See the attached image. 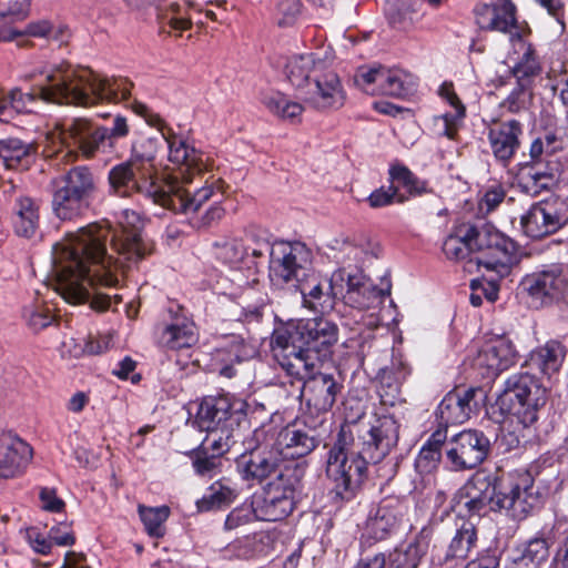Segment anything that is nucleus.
<instances>
[{
  "label": "nucleus",
  "mask_w": 568,
  "mask_h": 568,
  "mask_svg": "<svg viewBox=\"0 0 568 568\" xmlns=\"http://www.w3.org/2000/svg\"><path fill=\"white\" fill-rule=\"evenodd\" d=\"M509 493L503 494V497H540L538 491H534V477L529 471H518L508 478Z\"/></svg>",
  "instance_id": "nucleus-57"
},
{
  "label": "nucleus",
  "mask_w": 568,
  "mask_h": 568,
  "mask_svg": "<svg viewBox=\"0 0 568 568\" xmlns=\"http://www.w3.org/2000/svg\"><path fill=\"white\" fill-rule=\"evenodd\" d=\"M300 0H278L275 17L280 27L292 26L301 13Z\"/></svg>",
  "instance_id": "nucleus-63"
},
{
  "label": "nucleus",
  "mask_w": 568,
  "mask_h": 568,
  "mask_svg": "<svg viewBox=\"0 0 568 568\" xmlns=\"http://www.w3.org/2000/svg\"><path fill=\"white\" fill-rule=\"evenodd\" d=\"M518 353L513 342L506 337H497L487 342L478 352L475 365L483 369V377L494 379L504 371L516 364Z\"/></svg>",
  "instance_id": "nucleus-25"
},
{
  "label": "nucleus",
  "mask_w": 568,
  "mask_h": 568,
  "mask_svg": "<svg viewBox=\"0 0 568 568\" xmlns=\"http://www.w3.org/2000/svg\"><path fill=\"white\" fill-rule=\"evenodd\" d=\"M382 80V88L379 94L389 95L394 98L404 99L415 93L418 87V79L402 69H387L385 68L384 78Z\"/></svg>",
  "instance_id": "nucleus-39"
},
{
  "label": "nucleus",
  "mask_w": 568,
  "mask_h": 568,
  "mask_svg": "<svg viewBox=\"0 0 568 568\" xmlns=\"http://www.w3.org/2000/svg\"><path fill=\"white\" fill-rule=\"evenodd\" d=\"M496 488L488 476L475 475L459 490L458 497H495Z\"/></svg>",
  "instance_id": "nucleus-58"
},
{
  "label": "nucleus",
  "mask_w": 568,
  "mask_h": 568,
  "mask_svg": "<svg viewBox=\"0 0 568 568\" xmlns=\"http://www.w3.org/2000/svg\"><path fill=\"white\" fill-rule=\"evenodd\" d=\"M398 427L393 416L375 415L367 426H359L357 443L352 430L339 429L326 454V475L335 485V497L359 491L367 465L382 462L397 445Z\"/></svg>",
  "instance_id": "nucleus-3"
},
{
  "label": "nucleus",
  "mask_w": 568,
  "mask_h": 568,
  "mask_svg": "<svg viewBox=\"0 0 568 568\" xmlns=\"http://www.w3.org/2000/svg\"><path fill=\"white\" fill-rule=\"evenodd\" d=\"M470 304L475 307H478L483 304V297H485L488 302L494 303L498 298L499 287L496 283L495 278L490 280H473L470 282Z\"/></svg>",
  "instance_id": "nucleus-56"
},
{
  "label": "nucleus",
  "mask_w": 568,
  "mask_h": 568,
  "mask_svg": "<svg viewBox=\"0 0 568 568\" xmlns=\"http://www.w3.org/2000/svg\"><path fill=\"white\" fill-rule=\"evenodd\" d=\"M524 125L516 119L493 120L487 126V139L495 161L507 168L521 146Z\"/></svg>",
  "instance_id": "nucleus-19"
},
{
  "label": "nucleus",
  "mask_w": 568,
  "mask_h": 568,
  "mask_svg": "<svg viewBox=\"0 0 568 568\" xmlns=\"http://www.w3.org/2000/svg\"><path fill=\"white\" fill-rule=\"evenodd\" d=\"M131 108L135 114L144 119L146 124L161 133L168 144L169 160L172 163L183 165L190 172L200 173L204 170L205 163L202 153L176 134L159 113L153 112L146 104L139 101H134Z\"/></svg>",
  "instance_id": "nucleus-13"
},
{
  "label": "nucleus",
  "mask_w": 568,
  "mask_h": 568,
  "mask_svg": "<svg viewBox=\"0 0 568 568\" xmlns=\"http://www.w3.org/2000/svg\"><path fill=\"white\" fill-rule=\"evenodd\" d=\"M547 399V388L540 381L527 372H520L505 381L496 405L503 414L514 416L524 427H529L538 420Z\"/></svg>",
  "instance_id": "nucleus-7"
},
{
  "label": "nucleus",
  "mask_w": 568,
  "mask_h": 568,
  "mask_svg": "<svg viewBox=\"0 0 568 568\" xmlns=\"http://www.w3.org/2000/svg\"><path fill=\"white\" fill-rule=\"evenodd\" d=\"M31 111L20 89H12L0 97V122L9 123L17 114Z\"/></svg>",
  "instance_id": "nucleus-51"
},
{
  "label": "nucleus",
  "mask_w": 568,
  "mask_h": 568,
  "mask_svg": "<svg viewBox=\"0 0 568 568\" xmlns=\"http://www.w3.org/2000/svg\"><path fill=\"white\" fill-rule=\"evenodd\" d=\"M214 250L216 258L231 266H237L248 258V246L240 239L215 243Z\"/></svg>",
  "instance_id": "nucleus-49"
},
{
  "label": "nucleus",
  "mask_w": 568,
  "mask_h": 568,
  "mask_svg": "<svg viewBox=\"0 0 568 568\" xmlns=\"http://www.w3.org/2000/svg\"><path fill=\"white\" fill-rule=\"evenodd\" d=\"M566 356L565 346L558 341H549L532 351L528 364L541 374L550 376L558 372Z\"/></svg>",
  "instance_id": "nucleus-38"
},
{
  "label": "nucleus",
  "mask_w": 568,
  "mask_h": 568,
  "mask_svg": "<svg viewBox=\"0 0 568 568\" xmlns=\"http://www.w3.org/2000/svg\"><path fill=\"white\" fill-rule=\"evenodd\" d=\"M398 524V518L386 508H378L368 519V528L375 538L383 539Z\"/></svg>",
  "instance_id": "nucleus-59"
},
{
  "label": "nucleus",
  "mask_w": 568,
  "mask_h": 568,
  "mask_svg": "<svg viewBox=\"0 0 568 568\" xmlns=\"http://www.w3.org/2000/svg\"><path fill=\"white\" fill-rule=\"evenodd\" d=\"M132 82L124 77H109V103L125 100L131 94Z\"/></svg>",
  "instance_id": "nucleus-64"
},
{
  "label": "nucleus",
  "mask_w": 568,
  "mask_h": 568,
  "mask_svg": "<svg viewBox=\"0 0 568 568\" xmlns=\"http://www.w3.org/2000/svg\"><path fill=\"white\" fill-rule=\"evenodd\" d=\"M277 470L276 476H271L264 484L262 494L273 497H293L301 493L304 469L297 463L280 467Z\"/></svg>",
  "instance_id": "nucleus-36"
},
{
  "label": "nucleus",
  "mask_w": 568,
  "mask_h": 568,
  "mask_svg": "<svg viewBox=\"0 0 568 568\" xmlns=\"http://www.w3.org/2000/svg\"><path fill=\"white\" fill-rule=\"evenodd\" d=\"M385 67H359L354 74V83L363 92L375 95L379 94L382 88V75L384 77Z\"/></svg>",
  "instance_id": "nucleus-52"
},
{
  "label": "nucleus",
  "mask_w": 568,
  "mask_h": 568,
  "mask_svg": "<svg viewBox=\"0 0 568 568\" xmlns=\"http://www.w3.org/2000/svg\"><path fill=\"white\" fill-rule=\"evenodd\" d=\"M270 280L274 285L298 291L304 306L318 313L334 308L343 295L344 271L331 278L313 268L312 251L302 242L282 243L271 252Z\"/></svg>",
  "instance_id": "nucleus-4"
},
{
  "label": "nucleus",
  "mask_w": 568,
  "mask_h": 568,
  "mask_svg": "<svg viewBox=\"0 0 568 568\" xmlns=\"http://www.w3.org/2000/svg\"><path fill=\"white\" fill-rule=\"evenodd\" d=\"M489 508L494 511L504 513L515 520H521L527 517L531 509L528 499H487Z\"/></svg>",
  "instance_id": "nucleus-54"
},
{
  "label": "nucleus",
  "mask_w": 568,
  "mask_h": 568,
  "mask_svg": "<svg viewBox=\"0 0 568 568\" xmlns=\"http://www.w3.org/2000/svg\"><path fill=\"white\" fill-rule=\"evenodd\" d=\"M160 148L161 141L158 138L133 142L130 159L109 172V186L119 196H129L133 191H139L153 203L174 213L186 216L196 214L215 195L213 186L205 185L191 194L179 178H159L154 161Z\"/></svg>",
  "instance_id": "nucleus-2"
},
{
  "label": "nucleus",
  "mask_w": 568,
  "mask_h": 568,
  "mask_svg": "<svg viewBox=\"0 0 568 568\" xmlns=\"http://www.w3.org/2000/svg\"><path fill=\"white\" fill-rule=\"evenodd\" d=\"M105 239L106 227L94 222L52 246L51 274L65 302L90 303L99 312L106 308Z\"/></svg>",
  "instance_id": "nucleus-1"
},
{
  "label": "nucleus",
  "mask_w": 568,
  "mask_h": 568,
  "mask_svg": "<svg viewBox=\"0 0 568 568\" xmlns=\"http://www.w3.org/2000/svg\"><path fill=\"white\" fill-rule=\"evenodd\" d=\"M273 445L274 440L267 437L265 426L243 437V452L236 458V469L248 487L258 486L262 491L264 484L280 468L281 462Z\"/></svg>",
  "instance_id": "nucleus-8"
},
{
  "label": "nucleus",
  "mask_w": 568,
  "mask_h": 568,
  "mask_svg": "<svg viewBox=\"0 0 568 568\" xmlns=\"http://www.w3.org/2000/svg\"><path fill=\"white\" fill-rule=\"evenodd\" d=\"M186 7L176 2L158 8V18L161 23L169 24L172 29L184 31L191 28L192 21L186 17Z\"/></svg>",
  "instance_id": "nucleus-53"
},
{
  "label": "nucleus",
  "mask_w": 568,
  "mask_h": 568,
  "mask_svg": "<svg viewBox=\"0 0 568 568\" xmlns=\"http://www.w3.org/2000/svg\"><path fill=\"white\" fill-rule=\"evenodd\" d=\"M477 542V532L471 523H463L452 538L440 564L444 568H456L463 565Z\"/></svg>",
  "instance_id": "nucleus-31"
},
{
  "label": "nucleus",
  "mask_w": 568,
  "mask_h": 568,
  "mask_svg": "<svg viewBox=\"0 0 568 568\" xmlns=\"http://www.w3.org/2000/svg\"><path fill=\"white\" fill-rule=\"evenodd\" d=\"M367 202L371 207L378 209L390 205L393 203L403 204L407 202V196L402 193H396V191H394L389 185L387 190L382 186L373 191L367 197Z\"/></svg>",
  "instance_id": "nucleus-62"
},
{
  "label": "nucleus",
  "mask_w": 568,
  "mask_h": 568,
  "mask_svg": "<svg viewBox=\"0 0 568 568\" xmlns=\"http://www.w3.org/2000/svg\"><path fill=\"white\" fill-rule=\"evenodd\" d=\"M106 136L104 128L93 125L87 120L74 119L68 123H57L49 138L60 143L57 155L73 156L75 150H81L85 156H91Z\"/></svg>",
  "instance_id": "nucleus-14"
},
{
  "label": "nucleus",
  "mask_w": 568,
  "mask_h": 568,
  "mask_svg": "<svg viewBox=\"0 0 568 568\" xmlns=\"http://www.w3.org/2000/svg\"><path fill=\"white\" fill-rule=\"evenodd\" d=\"M549 558V544L545 538H532L515 550L514 568H541Z\"/></svg>",
  "instance_id": "nucleus-40"
},
{
  "label": "nucleus",
  "mask_w": 568,
  "mask_h": 568,
  "mask_svg": "<svg viewBox=\"0 0 568 568\" xmlns=\"http://www.w3.org/2000/svg\"><path fill=\"white\" fill-rule=\"evenodd\" d=\"M485 399L486 394L481 387L447 393L435 413L439 428L446 429L449 425L467 422L473 415L479 413Z\"/></svg>",
  "instance_id": "nucleus-16"
},
{
  "label": "nucleus",
  "mask_w": 568,
  "mask_h": 568,
  "mask_svg": "<svg viewBox=\"0 0 568 568\" xmlns=\"http://www.w3.org/2000/svg\"><path fill=\"white\" fill-rule=\"evenodd\" d=\"M469 226L458 229L457 234L449 235L443 243V252L449 260L463 261L474 252Z\"/></svg>",
  "instance_id": "nucleus-46"
},
{
  "label": "nucleus",
  "mask_w": 568,
  "mask_h": 568,
  "mask_svg": "<svg viewBox=\"0 0 568 568\" xmlns=\"http://www.w3.org/2000/svg\"><path fill=\"white\" fill-rule=\"evenodd\" d=\"M447 429L438 428L420 448L415 467L418 474L430 473L435 469L442 458V446L446 443Z\"/></svg>",
  "instance_id": "nucleus-42"
},
{
  "label": "nucleus",
  "mask_w": 568,
  "mask_h": 568,
  "mask_svg": "<svg viewBox=\"0 0 568 568\" xmlns=\"http://www.w3.org/2000/svg\"><path fill=\"white\" fill-rule=\"evenodd\" d=\"M290 83L296 89L304 90L318 70L313 54L294 55L287 59L284 69Z\"/></svg>",
  "instance_id": "nucleus-41"
},
{
  "label": "nucleus",
  "mask_w": 568,
  "mask_h": 568,
  "mask_svg": "<svg viewBox=\"0 0 568 568\" xmlns=\"http://www.w3.org/2000/svg\"><path fill=\"white\" fill-rule=\"evenodd\" d=\"M32 152L31 143H26L16 138L0 140V159L8 169H16Z\"/></svg>",
  "instance_id": "nucleus-48"
},
{
  "label": "nucleus",
  "mask_w": 568,
  "mask_h": 568,
  "mask_svg": "<svg viewBox=\"0 0 568 568\" xmlns=\"http://www.w3.org/2000/svg\"><path fill=\"white\" fill-rule=\"evenodd\" d=\"M12 224L18 236L33 237L40 224L39 202L30 196L17 197L13 206Z\"/></svg>",
  "instance_id": "nucleus-33"
},
{
  "label": "nucleus",
  "mask_w": 568,
  "mask_h": 568,
  "mask_svg": "<svg viewBox=\"0 0 568 568\" xmlns=\"http://www.w3.org/2000/svg\"><path fill=\"white\" fill-rule=\"evenodd\" d=\"M23 317L33 331L48 327L54 320L52 310L44 304H33L23 311Z\"/></svg>",
  "instance_id": "nucleus-60"
},
{
  "label": "nucleus",
  "mask_w": 568,
  "mask_h": 568,
  "mask_svg": "<svg viewBox=\"0 0 568 568\" xmlns=\"http://www.w3.org/2000/svg\"><path fill=\"white\" fill-rule=\"evenodd\" d=\"M388 182L396 193L405 194L407 201L412 197L433 192L428 181L419 179L409 168L399 162L390 164L388 169Z\"/></svg>",
  "instance_id": "nucleus-32"
},
{
  "label": "nucleus",
  "mask_w": 568,
  "mask_h": 568,
  "mask_svg": "<svg viewBox=\"0 0 568 568\" xmlns=\"http://www.w3.org/2000/svg\"><path fill=\"white\" fill-rule=\"evenodd\" d=\"M170 318L154 328L155 344L164 351L191 348L199 342L195 323L179 306L169 311Z\"/></svg>",
  "instance_id": "nucleus-17"
},
{
  "label": "nucleus",
  "mask_w": 568,
  "mask_h": 568,
  "mask_svg": "<svg viewBox=\"0 0 568 568\" xmlns=\"http://www.w3.org/2000/svg\"><path fill=\"white\" fill-rule=\"evenodd\" d=\"M32 448L24 440L12 434H4L0 439V477L11 478L29 464Z\"/></svg>",
  "instance_id": "nucleus-28"
},
{
  "label": "nucleus",
  "mask_w": 568,
  "mask_h": 568,
  "mask_svg": "<svg viewBox=\"0 0 568 568\" xmlns=\"http://www.w3.org/2000/svg\"><path fill=\"white\" fill-rule=\"evenodd\" d=\"M513 42L515 52L518 53L517 61L510 69L516 81L534 84L535 79L542 73V64L535 47L518 36Z\"/></svg>",
  "instance_id": "nucleus-30"
},
{
  "label": "nucleus",
  "mask_w": 568,
  "mask_h": 568,
  "mask_svg": "<svg viewBox=\"0 0 568 568\" xmlns=\"http://www.w3.org/2000/svg\"><path fill=\"white\" fill-rule=\"evenodd\" d=\"M52 209L62 221H72L87 209V197L94 190L93 175L88 168L77 166L53 181Z\"/></svg>",
  "instance_id": "nucleus-11"
},
{
  "label": "nucleus",
  "mask_w": 568,
  "mask_h": 568,
  "mask_svg": "<svg viewBox=\"0 0 568 568\" xmlns=\"http://www.w3.org/2000/svg\"><path fill=\"white\" fill-rule=\"evenodd\" d=\"M322 363L303 364L297 362L281 367L287 376L303 382L302 396L305 397L308 406H313L318 412H327L335 404L337 396L343 389L341 377L333 373L321 371Z\"/></svg>",
  "instance_id": "nucleus-10"
},
{
  "label": "nucleus",
  "mask_w": 568,
  "mask_h": 568,
  "mask_svg": "<svg viewBox=\"0 0 568 568\" xmlns=\"http://www.w3.org/2000/svg\"><path fill=\"white\" fill-rule=\"evenodd\" d=\"M303 93L305 103L320 111L337 110L346 99L341 80L334 72L315 74Z\"/></svg>",
  "instance_id": "nucleus-24"
},
{
  "label": "nucleus",
  "mask_w": 568,
  "mask_h": 568,
  "mask_svg": "<svg viewBox=\"0 0 568 568\" xmlns=\"http://www.w3.org/2000/svg\"><path fill=\"white\" fill-rule=\"evenodd\" d=\"M476 23L481 30L508 33L514 41L520 32L516 21V7L510 0H493L474 8Z\"/></svg>",
  "instance_id": "nucleus-21"
},
{
  "label": "nucleus",
  "mask_w": 568,
  "mask_h": 568,
  "mask_svg": "<svg viewBox=\"0 0 568 568\" xmlns=\"http://www.w3.org/2000/svg\"><path fill=\"white\" fill-rule=\"evenodd\" d=\"M264 103L271 112L282 119L294 120L303 111V106L300 103L290 101L280 93L266 97Z\"/></svg>",
  "instance_id": "nucleus-55"
},
{
  "label": "nucleus",
  "mask_w": 568,
  "mask_h": 568,
  "mask_svg": "<svg viewBox=\"0 0 568 568\" xmlns=\"http://www.w3.org/2000/svg\"><path fill=\"white\" fill-rule=\"evenodd\" d=\"M337 324L324 316L290 320L276 327L271 338V351L280 366L323 363L333 354L338 342Z\"/></svg>",
  "instance_id": "nucleus-5"
},
{
  "label": "nucleus",
  "mask_w": 568,
  "mask_h": 568,
  "mask_svg": "<svg viewBox=\"0 0 568 568\" xmlns=\"http://www.w3.org/2000/svg\"><path fill=\"white\" fill-rule=\"evenodd\" d=\"M187 456L192 460V466L196 475L201 477L213 478L221 473L222 460L221 458L206 453L197 447L191 449Z\"/></svg>",
  "instance_id": "nucleus-50"
},
{
  "label": "nucleus",
  "mask_w": 568,
  "mask_h": 568,
  "mask_svg": "<svg viewBox=\"0 0 568 568\" xmlns=\"http://www.w3.org/2000/svg\"><path fill=\"white\" fill-rule=\"evenodd\" d=\"M143 221L139 213L124 209L114 213L113 225L109 222V233H112L109 244L118 254H109V268L112 264L123 266L124 262H138L150 253V248L141 237ZM113 278L109 271V287L113 285Z\"/></svg>",
  "instance_id": "nucleus-9"
},
{
  "label": "nucleus",
  "mask_w": 568,
  "mask_h": 568,
  "mask_svg": "<svg viewBox=\"0 0 568 568\" xmlns=\"http://www.w3.org/2000/svg\"><path fill=\"white\" fill-rule=\"evenodd\" d=\"M566 287V278L560 265L526 275L520 282V288L527 293L536 306L546 305L558 298Z\"/></svg>",
  "instance_id": "nucleus-23"
},
{
  "label": "nucleus",
  "mask_w": 568,
  "mask_h": 568,
  "mask_svg": "<svg viewBox=\"0 0 568 568\" xmlns=\"http://www.w3.org/2000/svg\"><path fill=\"white\" fill-rule=\"evenodd\" d=\"M491 448L490 439L478 429H465L446 444V457L454 470L479 466Z\"/></svg>",
  "instance_id": "nucleus-15"
},
{
  "label": "nucleus",
  "mask_w": 568,
  "mask_h": 568,
  "mask_svg": "<svg viewBox=\"0 0 568 568\" xmlns=\"http://www.w3.org/2000/svg\"><path fill=\"white\" fill-rule=\"evenodd\" d=\"M344 281H346V288L343 286L341 300L358 310L375 308L390 294L389 281L378 287L362 272L348 273Z\"/></svg>",
  "instance_id": "nucleus-22"
},
{
  "label": "nucleus",
  "mask_w": 568,
  "mask_h": 568,
  "mask_svg": "<svg viewBox=\"0 0 568 568\" xmlns=\"http://www.w3.org/2000/svg\"><path fill=\"white\" fill-rule=\"evenodd\" d=\"M103 99V83L87 68L58 67L47 75L45 84L24 93L28 106L37 100L70 105H93Z\"/></svg>",
  "instance_id": "nucleus-6"
},
{
  "label": "nucleus",
  "mask_w": 568,
  "mask_h": 568,
  "mask_svg": "<svg viewBox=\"0 0 568 568\" xmlns=\"http://www.w3.org/2000/svg\"><path fill=\"white\" fill-rule=\"evenodd\" d=\"M520 190L531 196L550 191L558 183V170L554 162H520L516 169Z\"/></svg>",
  "instance_id": "nucleus-26"
},
{
  "label": "nucleus",
  "mask_w": 568,
  "mask_h": 568,
  "mask_svg": "<svg viewBox=\"0 0 568 568\" xmlns=\"http://www.w3.org/2000/svg\"><path fill=\"white\" fill-rule=\"evenodd\" d=\"M251 355V348L242 339L234 337L213 353L214 369L221 376L232 378L237 373L235 366L250 358Z\"/></svg>",
  "instance_id": "nucleus-34"
},
{
  "label": "nucleus",
  "mask_w": 568,
  "mask_h": 568,
  "mask_svg": "<svg viewBox=\"0 0 568 568\" xmlns=\"http://www.w3.org/2000/svg\"><path fill=\"white\" fill-rule=\"evenodd\" d=\"M567 221L564 203L557 197H550L532 204L521 216L520 224L527 236L541 239L556 233Z\"/></svg>",
  "instance_id": "nucleus-18"
},
{
  "label": "nucleus",
  "mask_w": 568,
  "mask_h": 568,
  "mask_svg": "<svg viewBox=\"0 0 568 568\" xmlns=\"http://www.w3.org/2000/svg\"><path fill=\"white\" fill-rule=\"evenodd\" d=\"M534 84L516 81V85L500 102V109L511 114H519L529 109L534 100Z\"/></svg>",
  "instance_id": "nucleus-45"
},
{
  "label": "nucleus",
  "mask_w": 568,
  "mask_h": 568,
  "mask_svg": "<svg viewBox=\"0 0 568 568\" xmlns=\"http://www.w3.org/2000/svg\"><path fill=\"white\" fill-rule=\"evenodd\" d=\"M439 95L454 109L453 112H447L440 116L444 126L442 133L448 139H454L459 123L466 115V108L455 93L453 83H443L439 88Z\"/></svg>",
  "instance_id": "nucleus-44"
},
{
  "label": "nucleus",
  "mask_w": 568,
  "mask_h": 568,
  "mask_svg": "<svg viewBox=\"0 0 568 568\" xmlns=\"http://www.w3.org/2000/svg\"><path fill=\"white\" fill-rule=\"evenodd\" d=\"M266 430L267 437L274 440L273 448L281 463L286 459L305 457L318 445L314 430L305 427L286 426L280 432L268 427Z\"/></svg>",
  "instance_id": "nucleus-20"
},
{
  "label": "nucleus",
  "mask_w": 568,
  "mask_h": 568,
  "mask_svg": "<svg viewBox=\"0 0 568 568\" xmlns=\"http://www.w3.org/2000/svg\"><path fill=\"white\" fill-rule=\"evenodd\" d=\"M288 499H252L251 509H235L226 518L225 525L233 528L242 520H250L254 516L258 520L276 521L286 516V510H278L277 507Z\"/></svg>",
  "instance_id": "nucleus-35"
},
{
  "label": "nucleus",
  "mask_w": 568,
  "mask_h": 568,
  "mask_svg": "<svg viewBox=\"0 0 568 568\" xmlns=\"http://www.w3.org/2000/svg\"><path fill=\"white\" fill-rule=\"evenodd\" d=\"M206 436L203 438L197 448L221 458L227 453L237 442H242L243 432L234 429H217L204 430Z\"/></svg>",
  "instance_id": "nucleus-43"
},
{
  "label": "nucleus",
  "mask_w": 568,
  "mask_h": 568,
  "mask_svg": "<svg viewBox=\"0 0 568 568\" xmlns=\"http://www.w3.org/2000/svg\"><path fill=\"white\" fill-rule=\"evenodd\" d=\"M516 243L503 233L493 235V247L488 251L490 257H470L469 265L476 264L478 268L496 272L498 277L506 276L510 271L516 253Z\"/></svg>",
  "instance_id": "nucleus-29"
},
{
  "label": "nucleus",
  "mask_w": 568,
  "mask_h": 568,
  "mask_svg": "<svg viewBox=\"0 0 568 568\" xmlns=\"http://www.w3.org/2000/svg\"><path fill=\"white\" fill-rule=\"evenodd\" d=\"M412 374V367L402 354H393L389 365L377 374L378 394L384 405L394 406L400 399L402 386Z\"/></svg>",
  "instance_id": "nucleus-27"
},
{
  "label": "nucleus",
  "mask_w": 568,
  "mask_h": 568,
  "mask_svg": "<svg viewBox=\"0 0 568 568\" xmlns=\"http://www.w3.org/2000/svg\"><path fill=\"white\" fill-rule=\"evenodd\" d=\"M432 536V528L424 526L405 549L396 550L392 555L393 566L395 568H417L422 558L428 551Z\"/></svg>",
  "instance_id": "nucleus-37"
},
{
  "label": "nucleus",
  "mask_w": 568,
  "mask_h": 568,
  "mask_svg": "<svg viewBox=\"0 0 568 568\" xmlns=\"http://www.w3.org/2000/svg\"><path fill=\"white\" fill-rule=\"evenodd\" d=\"M139 515L146 532L151 537L160 538L164 536V524L170 515V508L168 506L146 507L139 505Z\"/></svg>",
  "instance_id": "nucleus-47"
},
{
  "label": "nucleus",
  "mask_w": 568,
  "mask_h": 568,
  "mask_svg": "<svg viewBox=\"0 0 568 568\" xmlns=\"http://www.w3.org/2000/svg\"><path fill=\"white\" fill-rule=\"evenodd\" d=\"M248 404L232 394L206 396L199 405L193 426L199 430L224 428L243 430L248 426Z\"/></svg>",
  "instance_id": "nucleus-12"
},
{
  "label": "nucleus",
  "mask_w": 568,
  "mask_h": 568,
  "mask_svg": "<svg viewBox=\"0 0 568 568\" xmlns=\"http://www.w3.org/2000/svg\"><path fill=\"white\" fill-rule=\"evenodd\" d=\"M474 251H489L493 247V235H499V231L491 224L468 225Z\"/></svg>",
  "instance_id": "nucleus-61"
}]
</instances>
